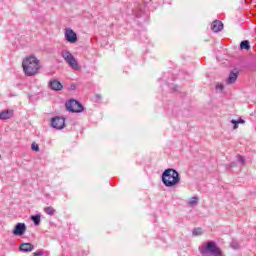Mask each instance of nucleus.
I'll return each instance as SVG.
<instances>
[{
  "label": "nucleus",
  "instance_id": "1",
  "mask_svg": "<svg viewBox=\"0 0 256 256\" xmlns=\"http://www.w3.org/2000/svg\"><path fill=\"white\" fill-rule=\"evenodd\" d=\"M22 67L25 75L28 77H33L39 73L41 65L39 64V59L35 56H28L22 62Z\"/></svg>",
  "mask_w": 256,
  "mask_h": 256
},
{
  "label": "nucleus",
  "instance_id": "2",
  "mask_svg": "<svg viewBox=\"0 0 256 256\" xmlns=\"http://www.w3.org/2000/svg\"><path fill=\"white\" fill-rule=\"evenodd\" d=\"M181 182V176L179 172L173 168H168L162 173V183L165 187H175Z\"/></svg>",
  "mask_w": 256,
  "mask_h": 256
},
{
  "label": "nucleus",
  "instance_id": "3",
  "mask_svg": "<svg viewBox=\"0 0 256 256\" xmlns=\"http://www.w3.org/2000/svg\"><path fill=\"white\" fill-rule=\"evenodd\" d=\"M199 251L203 256H223L221 248L214 241H208L206 245L200 246Z\"/></svg>",
  "mask_w": 256,
  "mask_h": 256
},
{
  "label": "nucleus",
  "instance_id": "4",
  "mask_svg": "<svg viewBox=\"0 0 256 256\" xmlns=\"http://www.w3.org/2000/svg\"><path fill=\"white\" fill-rule=\"evenodd\" d=\"M61 57L64 58V61L73 69L74 71H79V63H77V60L75 59V56L71 54L68 50H63L61 52Z\"/></svg>",
  "mask_w": 256,
  "mask_h": 256
},
{
  "label": "nucleus",
  "instance_id": "5",
  "mask_svg": "<svg viewBox=\"0 0 256 256\" xmlns=\"http://www.w3.org/2000/svg\"><path fill=\"white\" fill-rule=\"evenodd\" d=\"M66 109L70 111V113H82L83 111V104L79 103V101L75 99H70L66 102Z\"/></svg>",
  "mask_w": 256,
  "mask_h": 256
},
{
  "label": "nucleus",
  "instance_id": "6",
  "mask_svg": "<svg viewBox=\"0 0 256 256\" xmlns=\"http://www.w3.org/2000/svg\"><path fill=\"white\" fill-rule=\"evenodd\" d=\"M25 231H27V225H25V223H17L12 233L16 237H22V235H25Z\"/></svg>",
  "mask_w": 256,
  "mask_h": 256
},
{
  "label": "nucleus",
  "instance_id": "7",
  "mask_svg": "<svg viewBox=\"0 0 256 256\" xmlns=\"http://www.w3.org/2000/svg\"><path fill=\"white\" fill-rule=\"evenodd\" d=\"M51 126L54 129H64L65 128V118L56 116L51 121Z\"/></svg>",
  "mask_w": 256,
  "mask_h": 256
},
{
  "label": "nucleus",
  "instance_id": "8",
  "mask_svg": "<svg viewBox=\"0 0 256 256\" xmlns=\"http://www.w3.org/2000/svg\"><path fill=\"white\" fill-rule=\"evenodd\" d=\"M65 39L68 43H77V33L73 29L68 28L65 30Z\"/></svg>",
  "mask_w": 256,
  "mask_h": 256
},
{
  "label": "nucleus",
  "instance_id": "9",
  "mask_svg": "<svg viewBox=\"0 0 256 256\" xmlns=\"http://www.w3.org/2000/svg\"><path fill=\"white\" fill-rule=\"evenodd\" d=\"M48 87H50L52 91H61L63 84L59 80L53 79L49 81Z\"/></svg>",
  "mask_w": 256,
  "mask_h": 256
},
{
  "label": "nucleus",
  "instance_id": "10",
  "mask_svg": "<svg viewBox=\"0 0 256 256\" xmlns=\"http://www.w3.org/2000/svg\"><path fill=\"white\" fill-rule=\"evenodd\" d=\"M237 77H239V71L237 70L231 71L228 78L226 79V85H233V83L237 81Z\"/></svg>",
  "mask_w": 256,
  "mask_h": 256
},
{
  "label": "nucleus",
  "instance_id": "11",
  "mask_svg": "<svg viewBox=\"0 0 256 256\" xmlns=\"http://www.w3.org/2000/svg\"><path fill=\"white\" fill-rule=\"evenodd\" d=\"M19 249L22 251V253H31V251L35 249V246L31 243H22Z\"/></svg>",
  "mask_w": 256,
  "mask_h": 256
},
{
  "label": "nucleus",
  "instance_id": "12",
  "mask_svg": "<svg viewBox=\"0 0 256 256\" xmlns=\"http://www.w3.org/2000/svg\"><path fill=\"white\" fill-rule=\"evenodd\" d=\"M211 29L214 33H219V31H223V22L216 20L212 23Z\"/></svg>",
  "mask_w": 256,
  "mask_h": 256
},
{
  "label": "nucleus",
  "instance_id": "13",
  "mask_svg": "<svg viewBox=\"0 0 256 256\" xmlns=\"http://www.w3.org/2000/svg\"><path fill=\"white\" fill-rule=\"evenodd\" d=\"M11 117H13V110H4V111L0 112V119L2 121L11 119Z\"/></svg>",
  "mask_w": 256,
  "mask_h": 256
},
{
  "label": "nucleus",
  "instance_id": "14",
  "mask_svg": "<svg viewBox=\"0 0 256 256\" xmlns=\"http://www.w3.org/2000/svg\"><path fill=\"white\" fill-rule=\"evenodd\" d=\"M31 221H33L34 225L39 226L41 224V215L36 214L30 217Z\"/></svg>",
  "mask_w": 256,
  "mask_h": 256
},
{
  "label": "nucleus",
  "instance_id": "15",
  "mask_svg": "<svg viewBox=\"0 0 256 256\" xmlns=\"http://www.w3.org/2000/svg\"><path fill=\"white\" fill-rule=\"evenodd\" d=\"M240 49H245L246 51H249L251 49V45L249 44V40H243L240 43Z\"/></svg>",
  "mask_w": 256,
  "mask_h": 256
},
{
  "label": "nucleus",
  "instance_id": "16",
  "mask_svg": "<svg viewBox=\"0 0 256 256\" xmlns=\"http://www.w3.org/2000/svg\"><path fill=\"white\" fill-rule=\"evenodd\" d=\"M44 212H45L46 215H55V210L51 206L45 207Z\"/></svg>",
  "mask_w": 256,
  "mask_h": 256
},
{
  "label": "nucleus",
  "instance_id": "17",
  "mask_svg": "<svg viewBox=\"0 0 256 256\" xmlns=\"http://www.w3.org/2000/svg\"><path fill=\"white\" fill-rule=\"evenodd\" d=\"M33 256H49V253L45 250H38L33 253Z\"/></svg>",
  "mask_w": 256,
  "mask_h": 256
},
{
  "label": "nucleus",
  "instance_id": "18",
  "mask_svg": "<svg viewBox=\"0 0 256 256\" xmlns=\"http://www.w3.org/2000/svg\"><path fill=\"white\" fill-rule=\"evenodd\" d=\"M192 235H194V237H199V235H203V230L201 228H195Z\"/></svg>",
  "mask_w": 256,
  "mask_h": 256
},
{
  "label": "nucleus",
  "instance_id": "19",
  "mask_svg": "<svg viewBox=\"0 0 256 256\" xmlns=\"http://www.w3.org/2000/svg\"><path fill=\"white\" fill-rule=\"evenodd\" d=\"M231 247H232V249H239V247H240L239 242L236 240H232Z\"/></svg>",
  "mask_w": 256,
  "mask_h": 256
},
{
  "label": "nucleus",
  "instance_id": "20",
  "mask_svg": "<svg viewBox=\"0 0 256 256\" xmlns=\"http://www.w3.org/2000/svg\"><path fill=\"white\" fill-rule=\"evenodd\" d=\"M197 201H199V198L197 197H192L189 201V205H197Z\"/></svg>",
  "mask_w": 256,
  "mask_h": 256
},
{
  "label": "nucleus",
  "instance_id": "21",
  "mask_svg": "<svg viewBox=\"0 0 256 256\" xmlns=\"http://www.w3.org/2000/svg\"><path fill=\"white\" fill-rule=\"evenodd\" d=\"M31 149L32 151H39V144L33 142L32 145H31Z\"/></svg>",
  "mask_w": 256,
  "mask_h": 256
},
{
  "label": "nucleus",
  "instance_id": "22",
  "mask_svg": "<svg viewBox=\"0 0 256 256\" xmlns=\"http://www.w3.org/2000/svg\"><path fill=\"white\" fill-rule=\"evenodd\" d=\"M231 123H236V124L238 123V125H239V124H242V125H243V124H245V120H243V119L240 118L239 120H231Z\"/></svg>",
  "mask_w": 256,
  "mask_h": 256
},
{
  "label": "nucleus",
  "instance_id": "23",
  "mask_svg": "<svg viewBox=\"0 0 256 256\" xmlns=\"http://www.w3.org/2000/svg\"><path fill=\"white\" fill-rule=\"evenodd\" d=\"M237 159H238L239 163H241V165H245V158H243V156L238 155Z\"/></svg>",
  "mask_w": 256,
  "mask_h": 256
},
{
  "label": "nucleus",
  "instance_id": "24",
  "mask_svg": "<svg viewBox=\"0 0 256 256\" xmlns=\"http://www.w3.org/2000/svg\"><path fill=\"white\" fill-rule=\"evenodd\" d=\"M94 99L96 102L101 101L102 97L100 94H95Z\"/></svg>",
  "mask_w": 256,
  "mask_h": 256
},
{
  "label": "nucleus",
  "instance_id": "25",
  "mask_svg": "<svg viewBox=\"0 0 256 256\" xmlns=\"http://www.w3.org/2000/svg\"><path fill=\"white\" fill-rule=\"evenodd\" d=\"M216 89H219L220 91H223V89H224L223 84L217 85Z\"/></svg>",
  "mask_w": 256,
  "mask_h": 256
},
{
  "label": "nucleus",
  "instance_id": "26",
  "mask_svg": "<svg viewBox=\"0 0 256 256\" xmlns=\"http://www.w3.org/2000/svg\"><path fill=\"white\" fill-rule=\"evenodd\" d=\"M233 126V129H239V123H232Z\"/></svg>",
  "mask_w": 256,
  "mask_h": 256
}]
</instances>
